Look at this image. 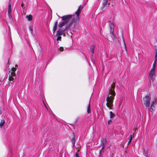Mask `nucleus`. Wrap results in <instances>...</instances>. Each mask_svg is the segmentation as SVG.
<instances>
[{
    "mask_svg": "<svg viewBox=\"0 0 157 157\" xmlns=\"http://www.w3.org/2000/svg\"><path fill=\"white\" fill-rule=\"evenodd\" d=\"M115 85L114 83L111 86V88L109 89V93L106 98V100L107 102L106 105L109 109H112L113 106V101L116 93L114 91Z\"/></svg>",
    "mask_w": 157,
    "mask_h": 157,
    "instance_id": "obj_1",
    "label": "nucleus"
},
{
    "mask_svg": "<svg viewBox=\"0 0 157 157\" xmlns=\"http://www.w3.org/2000/svg\"><path fill=\"white\" fill-rule=\"evenodd\" d=\"M75 21V18H73L71 20V21H70L68 24H67L65 27L64 29L63 28H60L56 32L57 33L56 35V36H59L62 35L68 29L70 26L73 24Z\"/></svg>",
    "mask_w": 157,
    "mask_h": 157,
    "instance_id": "obj_2",
    "label": "nucleus"
},
{
    "mask_svg": "<svg viewBox=\"0 0 157 157\" xmlns=\"http://www.w3.org/2000/svg\"><path fill=\"white\" fill-rule=\"evenodd\" d=\"M72 16L71 15L69 14L67 15H64L62 17H59V18H62V20L63 21V22L60 23H59L58 25L59 27V28H62V27L65 25L67 23H68L73 18H72ZM74 18V17H73ZM74 18H75L74 17Z\"/></svg>",
    "mask_w": 157,
    "mask_h": 157,
    "instance_id": "obj_3",
    "label": "nucleus"
},
{
    "mask_svg": "<svg viewBox=\"0 0 157 157\" xmlns=\"http://www.w3.org/2000/svg\"><path fill=\"white\" fill-rule=\"evenodd\" d=\"M156 61L154 60V62L153 64L150 73L149 74V75L151 78V80L153 81L155 77V69L156 67Z\"/></svg>",
    "mask_w": 157,
    "mask_h": 157,
    "instance_id": "obj_4",
    "label": "nucleus"
},
{
    "mask_svg": "<svg viewBox=\"0 0 157 157\" xmlns=\"http://www.w3.org/2000/svg\"><path fill=\"white\" fill-rule=\"evenodd\" d=\"M109 26L110 29V34H111L113 36L112 38L114 41H116V40L117 36L113 33L114 30V24L112 22H111L110 21H109Z\"/></svg>",
    "mask_w": 157,
    "mask_h": 157,
    "instance_id": "obj_5",
    "label": "nucleus"
},
{
    "mask_svg": "<svg viewBox=\"0 0 157 157\" xmlns=\"http://www.w3.org/2000/svg\"><path fill=\"white\" fill-rule=\"evenodd\" d=\"M144 104L146 107H149L150 105L151 98L148 95H146L143 98Z\"/></svg>",
    "mask_w": 157,
    "mask_h": 157,
    "instance_id": "obj_6",
    "label": "nucleus"
},
{
    "mask_svg": "<svg viewBox=\"0 0 157 157\" xmlns=\"http://www.w3.org/2000/svg\"><path fill=\"white\" fill-rule=\"evenodd\" d=\"M107 140L105 138H103L101 140V146L102 149H104L107 144Z\"/></svg>",
    "mask_w": 157,
    "mask_h": 157,
    "instance_id": "obj_7",
    "label": "nucleus"
},
{
    "mask_svg": "<svg viewBox=\"0 0 157 157\" xmlns=\"http://www.w3.org/2000/svg\"><path fill=\"white\" fill-rule=\"evenodd\" d=\"M58 20H57L54 23V25L53 27V30H52L53 34H54L55 33L56 31L57 25H58Z\"/></svg>",
    "mask_w": 157,
    "mask_h": 157,
    "instance_id": "obj_8",
    "label": "nucleus"
},
{
    "mask_svg": "<svg viewBox=\"0 0 157 157\" xmlns=\"http://www.w3.org/2000/svg\"><path fill=\"white\" fill-rule=\"evenodd\" d=\"M72 135V136L73 137L71 140V141L72 143L73 146L74 147L75 146V144L76 140L75 139V135L74 132H73Z\"/></svg>",
    "mask_w": 157,
    "mask_h": 157,
    "instance_id": "obj_9",
    "label": "nucleus"
},
{
    "mask_svg": "<svg viewBox=\"0 0 157 157\" xmlns=\"http://www.w3.org/2000/svg\"><path fill=\"white\" fill-rule=\"evenodd\" d=\"M16 70L17 69L16 68L14 67H13L11 69L12 71L11 74L12 75L13 77H15L16 73L15 72Z\"/></svg>",
    "mask_w": 157,
    "mask_h": 157,
    "instance_id": "obj_10",
    "label": "nucleus"
},
{
    "mask_svg": "<svg viewBox=\"0 0 157 157\" xmlns=\"http://www.w3.org/2000/svg\"><path fill=\"white\" fill-rule=\"evenodd\" d=\"M103 149H102V148L101 150H100L99 153V157H103V154L104 152V151L103 150Z\"/></svg>",
    "mask_w": 157,
    "mask_h": 157,
    "instance_id": "obj_11",
    "label": "nucleus"
},
{
    "mask_svg": "<svg viewBox=\"0 0 157 157\" xmlns=\"http://www.w3.org/2000/svg\"><path fill=\"white\" fill-rule=\"evenodd\" d=\"M155 104V102L154 101H153L151 104V106L150 109H151L152 111H153L155 110L154 108L155 106H154V104Z\"/></svg>",
    "mask_w": 157,
    "mask_h": 157,
    "instance_id": "obj_12",
    "label": "nucleus"
},
{
    "mask_svg": "<svg viewBox=\"0 0 157 157\" xmlns=\"http://www.w3.org/2000/svg\"><path fill=\"white\" fill-rule=\"evenodd\" d=\"M26 18L29 21H31L33 19V16L31 15H26Z\"/></svg>",
    "mask_w": 157,
    "mask_h": 157,
    "instance_id": "obj_13",
    "label": "nucleus"
},
{
    "mask_svg": "<svg viewBox=\"0 0 157 157\" xmlns=\"http://www.w3.org/2000/svg\"><path fill=\"white\" fill-rule=\"evenodd\" d=\"M108 0H103L102 3V7H104L106 6L108 2Z\"/></svg>",
    "mask_w": 157,
    "mask_h": 157,
    "instance_id": "obj_14",
    "label": "nucleus"
},
{
    "mask_svg": "<svg viewBox=\"0 0 157 157\" xmlns=\"http://www.w3.org/2000/svg\"><path fill=\"white\" fill-rule=\"evenodd\" d=\"M11 5L10 4H9L8 7V14L9 16L10 15V13L11 11Z\"/></svg>",
    "mask_w": 157,
    "mask_h": 157,
    "instance_id": "obj_15",
    "label": "nucleus"
},
{
    "mask_svg": "<svg viewBox=\"0 0 157 157\" xmlns=\"http://www.w3.org/2000/svg\"><path fill=\"white\" fill-rule=\"evenodd\" d=\"M90 101H89V104L87 107V112L88 113H89L90 112Z\"/></svg>",
    "mask_w": 157,
    "mask_h": 157,
    "instance_id": "obj_16",
    "label": "nucleus"
},
{
    "mask_svg": "<svg viewBox=\"0 0 157 157\" xmlns=\"http://www.w3.org/2000/svg\"><path fill=\"white\" fill-rule=\"evenodd\" d=\"M94 46L93 45H92L90 47V50L92 53L93 54L94 53Z\"/></svg>",
    "mask_w": 157,
    "mask_h": 157,
    "instance_id": "obj_17",
    "label": "nucleus"
},
{
    "mask_svg": "<svg viewBox=\"0 0 157 157\" xmlns=\"http://www.w3.org/2000/svg\"><path fill=\"white\" fill-rule=\"evenodd\" d=\"M79 16H78L77 17V15H76V20L75 22V25L78 23L79 22Z\"/></svg>",
    "mask_w": 157,
    "mask_h": 157,
    "instance_id": "obj_18",
    "label": "nucleus"
},
{
    "mask_svg": "<svg viewBox=\"0 0 157 157\" xmlns=\"http://www.w3.org/2000/svg\"><path fill=\"white\" fill-rule=\"evenodd\" d=\"M110 118H113L115 116V114L114 113H113L112 111H110Z\"/></svg>",
    "mask_w": 157,
    "mask_h": 157,
    "instance_id": "obj_19",
    "label": "nucleus"
},
{
    "mask_svg": "<svg viewBox=\"0 0 157 157\" xmlns=\"http://www.w3.org/2000/svg\"><path fill=\"white\" fill-rule=\"evenodd\" d=\"M5 123V121L4 120H2L0 124V127L2 128Z\"/></svg>",
    "mask_w": 157,
    "mask_h": 157,
    "instance_id": "obj_20",
    "label": "nucleus"
},
{
    "mask_svg": "<svg viewBox=\"0 0 157 157\" xmlns=\"http://www.w3.org/2000/svg\"><path fill=\"white\" fill-rule=\"evenodd\" d=\"M132 140V135H130V138H129V140L128 141V144H127L128 145L131 143V142Z\"/></svg>",
    "mask_w": 157,
    "mask_h": 157,
    "instance_id": "obj_21",
    "label": "nucleus"
},
{
    "mask_svg": "<svg viewBox=\"0 0 157 157\" xmlns=\"http://www.w3.org/2000/svg\"><path fill=\"white\" fill-rule=\"evenodd\" d=\"M63 47H60L59 48L57 49V51L58 52L60 51L61 52H62L63 50Z\"/></svg>",
    "mask_w": 157,
    "mask_h": 157,
    "instance_id": "obj_22",
    "label": "nucleus"
},
{
    "mask_svg": "<svg viewBox=\"0 0 157 157\" xmlns=\"http://www.w3.org/2000/svg\"><path fill=\"white\" fill-rule=\"evenodd\" d=\"M82 8V7H81V6L80 5L79 6V7L78 9V10H78V11H79V12H80L81 13Z\"/></svg>",
    "mask_w": 157,
    "mask_h": 157,
    "instance_id": "obj_23",
    "label": "nucleus"
},
{
    "mask_svg": "<svg viewBox=\"0 0 157 157\" xmlns=\"http://www.w3.org/2000/svg\"><path fill=\"white\" fill-rule=\"evenodd\" d=\"M80 13H81L79 12V11L77 10V11L75 13V14H76V15H77V17H78V16H79Z\"/></svg>",
    "mask_w": 157,
    "mask_h": 157,
    "instance_id": "obj_24",
    "label": "nucleus"
},
{
    "mask_svg": "<svg viewBox=\"0 0 157 157\" xmlns=\"http://www.w3.org/2000/svg\"><path fill=\"white\" fill-rule=\"evenodd\" d=\"M29 30L31 32V33H33V30L32 28V27L31 26H29Z\"/></svg>",
    "mask_w": 157,
    "mask_h": 157,
    "instance_id": "obj_25",
    "label": "nucleus"
},
{
    "mask_svg": "<svg viewBox=\"0 0 157 157\" xmlns=\"http://www.w3.org/2000/svg\"><path fill=\"white\" fill-rule=\"evenodd\" d=\"M57 37V38L56 39V40L57 41H59V40H61V37L60 36H56Z\"/></svg>",
    "mask_w": 157,
    "mask_h": 157,
    "instance_id": "obj_26",
    "label": "nucleus"
},
{
    "mask_svg": "<svg viewBox=\"0 0 157 157\" xmlns=\"http://www.w3.org/2000/svg\"><path fill=\"white\" fill-rule=\"evenodd\" d=\"M14 79V77H10V78H9V80L10 81H13Z\"/></svg>",
    "mask_w": 157,
    "mask_h": 157,
    "instance_id": "obj_27",
    "label": "nucleus"
},
{
    "mask_svg": "<svg viewBox=\"0 0 157 157\" xmlns=\"http://www.w3.org/2000/svg\"><path fill=\"white\" fill-rule=\"evenodd\" d=\"M157 52L155 53V59L154 60H155V61H157Z\"/></svg>",
    "mask_w": 157,
    "mask_h": 157,
    "instance_id": "obj_28",
    "label": "nucleus"
},
{
    "mask_svg": "<svg viewBox=\"0 0 157 157\" xmlns=\"http://www.w3.org/2000/svg\"><path fill=\"white\" fill-rule=\"evenodd\" d=\"M112 122V121L111 120H109L108 122V123L109 125L110 123Z\"/></svg>",
    "mask_w": 157,
    "mask_h": 157,
    "instance_id": "obj_29",
    "label": "nucleus"
},
{
    "mask_svg": "<svg viewBox=\"0 0 157 157\" xmlns=\"http://www.w3.org/2000/svg\"><path fill=\"white\" fill-rule=\"evenodd\" d=\"M144 154H145V155H146V156H147V155H148V154L147 153V152L146 151H144Z\"/></svg>",
    "mask_w": 157,
    "mask_h": 157,
    "instance_id": "obj_30",
    "label": "nucleus"
},
{
    "mask_svg": "<svg viewBox=\"0 0 157 157\" xmlns=\"http://www.w3.org/2000/svg\"><path fill=\"white\" fill-rule=\"evenodd\" d=\"M13 77L12 75L11 74H10L9 76V78H10V77Z\"/></svg>",
    "mask_w": 157,
    "mask_h": 157,
    "instance_id": "obj_31",
    "label": "nucleus"
},
{
    "mask_svg": "<svg viewBox=\"0 0 157 157\" xmlns=\"http://www.w3.org/2000/svg\"><path fill=\"white\" fill-rule=\"evenodd\" d=\"M2 114V111H1V107H0V115H1Z\"/></svg>",
    "mask_w": 157,
    "mask_h": 157,
    "instance_id": "obj_32",
    "label": "nucleus"
},
{
    "mask_svg": "<svg viewBox=\"0 0 157 157\" xmlns=\"http://www.w3.org/2000/svg\"><path fill=\"white\" fill-rule=\"evenodd\" d=\"M23 6H24V4H23V3H22L21 4V6L22 7V8L23 7Z\"/></svg>",
    "mask_w": 157,
    "mask_h": 157,
    "instance_id": "obj_33",
    "label": "nucleus"
},
{
    "mask_svg": "<svg viewBox=\"0 0 157 157\" xmlns=\"http://www.w3.org/2000/svg\"><path fill=\"white\" fill-rule=\"evenodd\" d=\"M44 106H45V107L47 109H48L47 108V106H46V105H45V104L44 103Z\"/></svg>",
    "mask_w": 157,
    "mask_h": 157,
    "instance_id": "obj_34",
    "label": "nucleus"
},
{
    "mask_svg": "<svg viewBox=\"0 0 157 157\" xmlns=\"http://www.w3.org/2000/svg\"><path fill=\"white\" fill-rule=\"evenodd\" d=\"M16 66H17V65H15V67H16Z\"/></svg>",
    "mask_w": 157,
    "mask_h": 157,
    "instance_id": "obj_35",
    "label": "nucleus"
}]
</instances>
